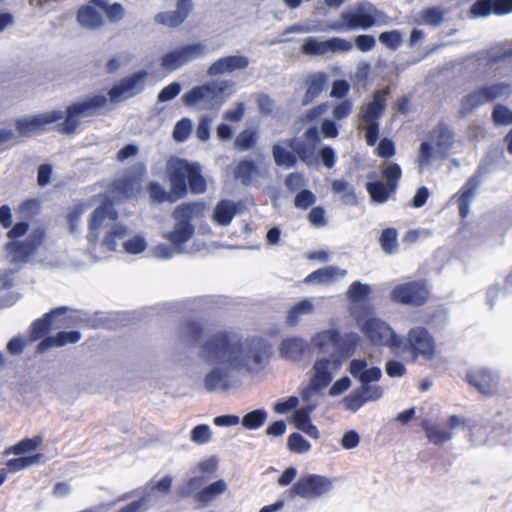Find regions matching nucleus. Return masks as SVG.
I'll return each instance as SVG.
<instances>
[{
    "label": "nucleus",
    "mask_w": 512,
    "mask_h": 512,
    "mask_svg": "<svg viewBox=\"0 0 512 512\" xmlns=\"http://www.w3.org/2000/svg\"><path fill=\"white\" fill-rule=\"evenodd\" d=\"M182 337L198 340L197 357L211 367L203 377L204 388L209 392L229 390L232 371L256 375L270 359L269 347L260 338L242 341L227 331H216L202 337V328L196 323L188 325Z\"/></svg>",
    "instance_id": "obj_1"
},
{
    "label": "nucleus",
    "mask_w": 512,
    "mask_h": 512,
    "mask_svg": "<svg viewBox=\"0 0 512 512\" xmlns=\"http://www.w3.org/2000/svg\"><path fill=\"white\" fill-rule=\"evenodd\" d=\"M234 92V83L228 80L211 81L195 86L183 94L181 100L187 107L197 110H218Z\"/></svg>",
    "instance_id": "obj_2"
},
{
    "label": "nucleus",
    "mask_w": 512,
    "mask_h": 512,
    "mask_svg": "<svg viewBox=\"0 0 512 512\" xmlns=\"http://www.w3.org/2000/svg\"><path fill=\"white\" fill-rule=\"evenodd\" d=\"M107 105L108 99L104 95H93L70 104L66 108L64 121L58 125V131L65 135L76 134L81 119L99 114Z\"/></svg>",
    "instance_id": "obj_3"
},
{
    "label": "nucleus",
    "mask_w": 512,
    "mask_h": 512,
    "mask_svg": "<svg viewBox=\"0 0 512 512\" xmlns=\"http://www.w3.org/2000/svg\"><path fill=\"white\" fill-rule=\"evenodd\" d=\"M204 209L202 203H188L176 207L172 214L175 220L174 229L165 233L164 238L171 241L177 248H182V245L194 233V227L190 224V221L202 216Z\"/></svg>",
    "instance_id": "obj_4"
},
{
    "label": "nucleus",
    "mask_w": 512,
    "mask_h": 512,
    "mask_svg": "<svg viewBox=\"0 0 512 512\" xmlns=\"http://www.w3.org/2000/svg\"><path fill=\"white\" fill-rule=\"evenodd\" d=\"M384 16L372 5H361L353 12H343L340 21L329 25L331 31L354 30L357 28L367 29L378 23Z\"/></svg>",
    "instance_id": "obj_5"
},
{
    "label": "nucleus",
    "mask_w": 512,
    "mask_h": 512,
    "mask_svg": "<svg viewBox=\"0 0 512 512\" xmlns=\"http://www.w3.org/2000/svg\"><path fill=\"white\" fill-rule=\"evenodd\" d=\"M381 173L385 182L375 180L366 184L372 201L376 203L386 202L395 193L398 180L401 177V169L396 163L387 162L382 166Z\"/></svg>",
    "instance_id": "obj_6"
},
{
    "label": "nucleus",
    "mask_w": 512,
    "mask_h": 512,
    "mask_svg": "<svg viewBox=\"0 0 512 512\" xmlns=\"http://www.w3.org/2000/svg\"><path fill=\"white\" fill-rule=\"evenodd\" d=\"M146 172V167L138 163L131 168L129 174L114 181L107 192V198L111 202H119L135 196L141 188V179Z\"/></svg>",
    "instance_id": "obj_7"
},
{
    "label": "nucleus",
    "mask_w": 512,
    "mask_h": 512,
    "mask_svg": "<svg viewBox=\"0 0 512 512\" xmlns=\"http://www.w3.org/2000/svg\"><path fill=\"white\" fill-rule=\"evenodd\" d=\"M405 340V349L410 351L414 361L418 357L431 360L437 354V345L434 336L423 327L417 326L411 328Z\"/></svg>",
    "instance_id": "obj_8"
},
{
    "label": "nucleus",
    "mask_w": 512,
    "mask_h": 512,
    "mask_svg": "<svg viewBox=\"0 0 512 512\" xmlns=\"http://www.w3.org/2000/svg\"><path fill=\"white\" fill-rule=\"evenodd\" d=\"M207 51V45L201 42L185 44L165 53L161 58V66L166 71H175L189 61L204 56Z\"/></svg>",
    "instance_id": "obj_9"
},
{
    "label": "nucleus",
    "mask_w": 512,
    "mask_h": 512,
    "mask_svg": "<svg viewBox=\"0 0 512 512\" xmlns=\"http://www.w3.org/2000/svg\"><path fill=\"white\" fill-rule=\"evenodd\" d=\"M362 333L375 346L398 348L401 340L393 329L379 318H368L362 325Z\"/></svg>",
    "instance_id": "obj_10"
},
{
    "label": "nucleus",
    "mask_w": 512,
    "mask_h": 512,
    "mask_svg": "<svg viewBox=\"0 0 512 512\" xmlns=\"http://www.w3.org/2000/svg\"><path fill=\"white\" fill-rule=\"evenodd\" d=\"M196 164L176 157L168 160L166 171L170 186L172 191H174L172 199H180L186 194L188 178Z\"/></svg>",
    "instance_id": "obj_11"
},
{
    "label": "nucleus",
    "mask_w": 512,
    "mask_h": 512,
    "mask_svg": "<svg viewBox=\"0 0 512 512\" xmlns=\"http://www.w3.org/2000/svg\"><path fill=\"white\" fill-rule=\"evenodd\" d=\"M64 112L51 110L38 115L19 118L15 121L16 130L21 137H30L43 131L46 126L62 120Z\"/></svg>",
    "instance_id": "obj_12"
},
{
    "label": "nucleus",
    "mask_w": 512,
    "mask_h": 512,
    "mask_svg": "<svg viewBox=\"0 0 512 512\" xmlns=\"http://www.w3.org/2000/svg\"><path fill=\"white\" fill-rule=\"evenodd\" d=\"M341 359L337 353L315 360L311 368V384L313 388L322 390L332 381L333 375L341 367Z\"/></svg>",
    "instance_id": "obj_13"
},
{
    "label": "nucleus",
    "mask_w": 512,
    "mask_h": 512,
    "mask_svg": "<svg viewBox=\"0 0 512 512\" xmlns=\"http://www.w3.org/2000/svg\"><path fill=\"white\" fill-rule=\"evenodd\" d=\"M147 77L148 73L146 71H138L123 78L109 90L108 102L112 104L119 103L139 94L144 88Z\"/></svg>",
    "instance_id": "obj_14"
},
{
    "label": "nucleus",
    "mask_w": 512,
    "mask_h": 512,
    "mask_svg": "<svg viewBox=\"0 0 512 512\" xmlns=\"http://www.w3.org/2000/svg\"><path fill=\"white\" fill-rule=\"evenodd\" d=\"M393 302L403 305L421 306L428 299V290L422 281H412L397 285L391 292Z\"/></svg>",
    "instance_id": "obj_15"
},
{
    "label": "nucleus",
    "mask_w": 512,
    "mask_h": 512,
    "mask_svg": "<svg viewBox=\"0 0 512 512\" xmlns=\"http://www.w3.org/2000/svg\"><path fill=\"white\" fill-rule=\"evenodd\" d=\"M332 481L330 478L309 474L302 476L293 485V492L301 498L315 499L318 498L331 490Z\"/></svg>",
    "instance_id": "obj_16"
},
{
    "label": "nucleus",
    "mask_w": 512,
    "mask_h": 512,
    "mask_svg": "<svg viewBox=\"0 0 512 512\" xmlns=\"http://www.w3.org/2000/svg\"><path fill=\"white\" fill-rule=\"evenodd\" d=\"M117 219V212L112 208V204H104L96 208L90 215L89 219V234L88 239L90 242L98 240L99 231L101 229L109 230Z\"/></svg>",
    "instance_id": "obj_17"
},
{
    "label": "nucleus",
    "mask_w": 512,
    "mask_h": 512,
    "mask_svg": "<svg viewBox=\"0 0 512 512\" xmlns=\"http://www.w3.org/2000/svg\"><path fill=\"white\" fill-rule=\"evenodd\" d=\"M384 394L380 385L372 383L361 384L359 388L344 398V405L347 409L356 411L367 402L379 400Z\"/></svg>",
    "instance_id": "obj_18"
},
{
    "label": "nucleus",
    "mask_w": 512,
    "mask_h": 512,
    "mask_svg": "<svg viewBox=\"0 0 512 512\" xmlns=\"http://www.w3.org/2000/svg\"><path fill=\"white\" fill-rule=\"evenodd\" d=\"M349 372L361 384L377 382L382 376L381 369L375 365L371 356L353 359L349 364Z\"/></svg>",
    "instance_id": "obj_19"
},
{
    "label": "nucleus",
    "mask_w": 512,
    "mask_h": 512,
    "mask_svg": "<svg viewBox=\"0 0 512 512\" xmlns=\"http://www.w3.org/2000/svg\"><path fill=\"white\" fill-rule=\"evenodd\" d=\"M466 379L471 386L484 396H491L498 391V379L487 369H471L467 373Z\"/></svg>",
    "instance_id": "obj_20"
},
{
    "label": "nucleus",
    "mask_w": 512,
    "mask_h": 512,
    "mask_svg": "<svg viewBox=\"0 0 512 512\" xmlns=\"http://www.w3.org/2000/svg\"><path fill=\"white\" fill-rule=\"evenodd\" d=\"M193 8V0H175V9L156 14L155 21L167 27H177L187 19Z\"/></svg>",
    "instance_id": "obj_21"
},
{
    "label": "nucleus",
    "mask_w": 512,
    "mask_h": 512,
    "mask_svg": "<svg viewBox=\"0 0 512 512\" xmlns=\"http://www.w3.org/2000/svg\"><path fill=\"white\" fill-rule=\"evenodd\" d=\"M318 299L313 297L301 298L294 302L285 312V322L290 327H296L305 316L315 313Z\"/></svg>",
    "instance_id": "obj_22"
},
{
    "label": "nucleus",
    "mask_w": 512,
    "mask_h": 512,
    "mask_svg": "<svg viewBox=\"0 0 512 512\" xmlns=\"http://www.w3.org/2000/svg\"><path fill=\"white\" fill-rule=\"evenodd\" d=\"M250 64V59L243 55H229L219 58L213 62L208 70L207 75L210 77L232 73L236 70H244Z\"/></svg>",
    "instance_id": "obj_23"
},
{
    "label": "nucleus",
    "mask_w": 512,
    "mask_h": 512,
    "mask_svg": "<svg viewBox=\"0 0 512 512\" xmlns=\"http://www.w3.org/2000/svg\"><path fill=\"white\" fill-rule=\"evenodd\" d=\"M388 90H378L374 93L372 101L361 107L360 123L378 124V119L386 108Z\"/></svg>",
    "instance_id": "obj_24"
},
{
    "label": "nucleus",
    "mask_w": 512,
    "mask_h": 512,
    "mask_svg": "<svg viewBox=\"0 0 512 512\" xmlns=\"http://www.w3.org/2000/svg\"><path fill=\"white\" fill-rule=\"evenodd\" d=\"M307 350V341L299 336L284 338L278 347L280 357L291 362L301 361Z\"/></svg>",
    "instance_id": "obj_25"
},
{
    "label": "nucleus",
    "mask_w": 512,
    "mask_h": 512,
    "mask_svg": "<svg viewBox=\"0 0 512 512\" xmlns=\"http://www.w3.org/2000/svg\"><path fill=\"white\" fill-rule=\"evenodd\" d=\"M343 337L336 328L323 329L316 332L310 339L311 346L320 353H326L329 348L339 350Z\"/></svg>",
    "instance_id": "obj_26"
},
{
    "label": "nucleus",
    "mask_w": 512,
    "mask_h": 512,
    "mask_svg": "<svg viewBox=\"0 0 512 512\" xmlns=\"http://www.w3.org/2000/svg\"><path fill=\"white\" fill-rule=\"evenodd\" d=\"M43 231L35 229L30 232L25 242H12L8 244L10 252L13 253V259L24 261L41 244Z\"/></svg>",
    "instance_id": "obj_27"
},
{
    "label": "nucleus",
    "mask_w": 512,
    "mask_h": 512,
    "mask_svg": "<svg viewBox=\"0 0 512 512\" xmlns=\"http://www.w3.org/2000/svg\"><path fill=\"white\" fill-rule=\"evenodd\" d=\"M67 308L60 307L50 313L46 314L44 318L35 321L30 328V340L36 341L41 338L49 328H60L63 325L68 324V318L61 320V324H57L54 319L59 315L65 313Z\"/></svg>",
    "instance_id": "obj_28"
},
{
    "label": "nucleus",
    "mask_w": 512,
    "mask_h": 512,
    "mask_svg": "<svg viewBox=\"0 0 512 512\" xmlns=\"http://www.w3.org/2000/svg\"><path fill=\"white\" fill-rule=\"evenodd\" d=\"M429 142L436 146V153L446 158L454 145V134L450 128L438 125L429 133Z\"/></svg>",
    "instance_id": "obj_29"
},
{
    "label": "nucleus",
    "mask_w": 512,
    "mask_h": 512,
    "mask_svg": "<svg viewBox=\"0 0 512 512\" xmlns=\"http://www.w3.org/2000/svg\"><path fill=\"white\" fill-rule=\"evenodd\" d=\"M295 139H287L278 142L272 147V156L275 164L283 168H291L296 165L297 157L294 152Z\"/></svg>",
    "instance_id": "obj_30"
},
{
    "label": "nucleus",
    "mask_w": 512,
    "mask_h": 512,
    "mask_svg": "<svg viewBox=\"0 0 512 512\" xmlns=\"http://www.w3.org/2000/svg\"><path fill=\"white\" fill-rule=\"evenodd\" d=\"M512 12V0H477L471 7L474 16H487L490 13L498 15Z\"/></svg>",
    "instance_id": "obj_31"
},
{
    "label": "nucleus",
    "mask_w": 512,
    "mask_h": 512,
    "mask_svg": "<svg viewBox=\"0 0 512 512\" xmlns=\"http://www.w3.org/2000/svg\"><path fill=\"white\" fill-rule=\"evenodd\" d=\"M319 132L316 127L308 128L304 133L303 143H298L295 140L294 152L297 159L307 162L314 154L317 143L319 142Z\"/></svg>",
    "instance_id": "obj_32"
},
{
    "label": "nucleus",
    "mask_w": 512,
    "mask_h": 512,
    "mask_svg": "<svg viewBox=\"0 0 512 512\" xmlns=\"http://www.w3.org/2000/svg\"><path fill=\"white\" fill-rule=\"evenodd\" d=\"M313 406L309 405L296 410L291 417V422L294 426L308 435L312 439H319L320 432L318 428L311 423L310 414L313 411Z\"/></svg>",
    "instance_id": "obj_33"
},
{
    "label": "nucleus",
    "mask_w": 512,
    "mask_h": 512,
    "mask_svg": "<svg viewBox=\"0 0 512 512\" xmlns=\"http://www.w3.org/2000/svg\"><path fill=\"white\" fill-rule=\"evenodd\" d=\"M305 84L307 89L303 96L302 104L308 105L326 89L327 76L323 72L313 73L306 78Z\"/></svg>",
    "instance_id": "obj_34"
},
{
    "label": "nucleus",
    "mask_w": 512,
    "mask_h": 512,
    "mask_svg": "<svg viewBox=\"0 0 512 512\" xmlns=\"http://www.w3.org/2000/svg\"><path fill=\"white\" fill-rule=\"evenodd\" d=\"M76 20L81 27L89 30H95L103 25L102 15L91 5L80 7Z\"/></svg>",
    "instance_id": "obj_35"
},
{
    "label": "nucleus",
    "mask_w": 512,
    "mask_h": 512,
    "mask_svg": "<svg viewBox=\"0 0 512 512\" xmlns=\"http://www.w3.org/2000/svg\"><path fill=\"white\" fill-rule=\"evenodd\" d=\"M80 338L81 334L78 331H62L56 336L45 338L38 345V351L43 352L51 347H62L66 344L76 343Z\"/></svg>",
    "instance_id": "obj_36"
},
{
    "label": "nucleus",
    "mask_w": 512,
    "mask_h": 512,
    "mask_svg": "<svg viewBox=\"0 0 512 512\" xmlns=\"http://www.w3.org/2000/svg\"><path fill=\"white\" fill-rule=\"evenodd\" d=\"M485 103H487V101L484 92L480 87L462 98L458 112L459 116L461 118H465Z\"/></svg>",
    "instance_id": "obj_37"
},
{
    "label": "nucleus",
    "mask_w": 512,
    "mask_h": 512,
    "mask_svg": "<svg viewBox=\"0 0 512 512\" xmlns=\"http://www.w3.org/2000/svg\"><path fill=\"white\" fill-rule=\"evenodd\" d=\"M44 442L42 435H35L30 438H24L16 444L10 446L5 450V454H13L16 456L26 455L38 450Z\"/></svg>",
    "instance_id": "obj_38"
},
{
    "label": "nucleus",
    "mask_w": 512,
    "mask_h": 512,
    "mask_svg": "<svg viewBox=\"0 0 512 512\" xmlns=\"http://www.w3.org/2000/svg\"><path fill=\"white\" fill-rule=\"evenodd\" d=\"M346 275V270H341L337 267L329 266L323 269H319L312 274L308 275L305 282L310 283H327L337 277H343Z\"/></svg>",
    "instance_id": "obj_39"
},
{
    "label": "nucleus",
    "mask_w": 512,
    "mask_h": 512,
    "mask_svg": "<svg viewBox=\"0 0 512 512\" xmlns=\"http://www.w3.org/2000/svg\"><path fill=\"white\" fill-rule=\"evenodd\" d=\"M126 235V227L119 224H114L109 230L106 231L101 242V247L110 252L115 251L118 241L123 240Z\"/></svg>",
    "instance_id": "obj_40"
},
{
    "label": "nucleus",
    "mask_w": 512,
    "mask_h": 512,
    "mask_svg": "<svg viewBox=\"0 0 512 512\" xmlns=\"http://www.w3.org/2000/svg\"><path fill=\"white\" fill-rule=\"evenodd\" d=\"M228 488L227 483L220 479L207 487L203 488L196 494V499L200 503L206 505L213 501L216 496L223 494Z\"/></svg>",
    "instance_id": "obj_41"
},
{
    "label": "nucleus",
    "mask_w": 512,
    "mask_h": 512,
    "mask_svg": "<svg viewBox=\"0 0 512 512\" xmlns=\"http://www.w3.org/2000/svg\"><path fill=\"white\" fill-rule=\"evenodd\" d=\"M332 191L341 195V201L345 205H357L358 199L355 194L353 186L344 180H335L332 183Z\"/></svg>",
    "instance_id": "obj_42"
},
{
    "label": "nucleus",
    "mask_w": 512,
    "mask_h": 512,
    "mask_svg": "<svg viewBox=\"0 0 512 512\" xmlns=\"http://www.w3.org/2000/svg\"><path fill=\"white\" fill-rule=\"evenodd\" d=\"M235 212L236 208L232 201L222 200L214 209L213 219L221 225H228L233 219Z\"/></svg>",
    "instance_id": "obj_43"
},
{
    "label": "nucleus",
    "mask_w": 512,
    "mask_h": 512,
    "mask_svg": "<svg viewBox=\"0 0 512 512\" xmlns=\"http://www.w3.org/2000/svg\"><path fill=\"white\" fill-rule=\"evenodd\" d=\"M90 3L101 9L110 22H118L125 15V10L119 3L108 4L107 0H91Z\"/></svg>",
    "instance_id": "obj_44"
},
{
    "label": "nucleus",
    "mask_w": 512,
    "mask_h": 512,
    "mask_svg": "<svg viewBox=\"0 0 512 512\" xmlns=\"http://www.w3.org/2000/svg\"><path fill=\"white\" fill-rule=\"evenodd\" d=\"M43 460V454L36 453L30 456H24V457H18L9 460L6 463L7 466V472L15 473L18 471H21L23 469H26L30 466L37 465L41 463Z\"/></svg>",
    "instance_id": "obj_45"
},
{
    "label": "nucleus",
    "mask_w": 512,
    "mask_h": 512,
    "mask_svg": "<svg viewBox=\"0 0 512 512\" xmlns=\"http://www.w3.org/2000/svg\"><path fill=\"white\" fill-rule=\"evenodd\" d=\"M486 101L492 102L498 99H506L512 94V90L509 84L506 83H494L481 87Z\"/></svg>",
    "instance_id": "obj_46"
},
{
    "label": "nucleus",
    "mask_w": 512,
    "mask_h": 512,
    "mask_svg": "<svg viewBox=\"0 0 512 512\" xmlns=\"http://www.w3.org/2000/svg\"><path fill=\"white\" fill-rule=\"evenodd\" d=\"M302 53L311 56H323L327 54V40H320L316 37H308L303 40Z\"/></svg>",
    "instance_id": "obj_47"
},
{
    "label": "nucleus",
    "mask_w": 512,
    "mask_h": 512,
    "mask_svg": "<svg viewBox=\"0 0 512 512\" xmlns=\"http://www.w3.org/2000/svg\"><path fill=\"white\" fill-rule=\"evenodd\" d=\"M435 153L436 150H434L433 145L429 142V140L424 141L420 144L419 151L416 157V163L419 172H422L431 164Z\"/></svg>",
    "instance_id": "obj_48"
},
{
    "label": "nucleus",
    "mask_w": 512,
    "mask_h": 512,
    "mask_svg": "<svg viewBox=\"0 0 512 512\" xmlns=\"http://www.w3.org/2000/svg\"><path fill=\"white\" fill-rule=\"evenodd\" d=\"M267 419V412L264 409H257L247 413L241 420L246 429H258Z\"/></svg>",
    "instance_id": "obj_49"
},
{
    "label": "nucleus",
    "mask_w": 512,
    "mask_h": 512,
    "mask_svg": "<svg viewBox=\"0 0 512 512\" xmlns=\"http://www.w3.org/2000/svg\"><path fill=\"white\" fill-rule=\"evenodd\" d=\"M491 118L496 126L512 125V110L505 105L497 104L493 108Z\"/></svg>",
    "instance_id": "obj_50"
},
{
    "label": "nucleus",
    "mask_w": 512,
    "mask_h": 512,
    "mask_svg": "<svg viewBox=\"0 0 512 512\" xmlns=\"http://www.w3.org/2000/svg\"><path fill=\"white\" fill-rule=\"evenodd\" d=\"M287 447L292 453L304 454L311 449V444L300 433L294 432L287 439Z\"/></svg>",
    "instance_id": "obj_51"
},
{
    "label": "nucleus",
    "mask_w": 512,
    "mask_h": 512,
    "mask_svg": "<svg viewBox=\"0 0 512 512\" xmlns=\"http://www.w3.org/2000/svg\"><path fill=\"white\" fill-rule=\"evenodd\" d=\"M257 139V132L247 129L237 135L234 145L241 151H246L255 146Z\"/></svg>",
    "instance_id": "obj_52"
},
{
    "label": "nucleus",
    "mask_w": 512,
    "mask_h": 512,
    "mask_svg": "<svg viewBox=\"0 0 512 512\" xmlns=\"http://www.w3.org/2000/svg\"><path fill=\"white\" fill-rule=\"evenodd\" d=\"M371 291L372 290L369 285L362 284L360 282H354L350 285L347 291V297L351 301L360 302L366 300Z\"/></svg>",
    "instance_id": "obj_53"
},
{
    "label": "nucleus",
    "mask_w": 512,
    "mask_h": 512,
    "mask_svg": "<svg viewBox=\"0 0 512 512\" xmlns=\"http://www.w3.org/2000/svg\"><path fill=\"white\" fill-rule=\"evenodd\" d=\"M187 184L189 185V189L193 193H204L207 189L206 180L201 175L200 166L196 164L195 168L192 170L191 175L188 178Z\"/></svg>",
    "instance_id": "obj_54"
},
{
    "label": "nucleus",
    "mask_w": 512,
    "mask_h": 512,
    "mask_svg": "<svg viewBox=\"0 0 512 512\" xmlns=\"http://www.w3.org/2000/svg\"><path fill=\"white\" fill-rule=\"evenodd\" d=\"M148 192H149L150 197L154 201H157V202H164V201L175 202L178 200V199H172V197L174 196V191H172L171 186H170V191L166 192L161 185H159L156 182H151L148 185Z\"/></svg>",
    "instance_id": "obj_55"
},
{
    "label": "nucleus",
    "mask_w": 512,
    "mask_h": 512,
    "mask_svg": "<svg viewBox=\"0 0 512 512\" xmlns=\"http://www.w3.org/2000/svg\"><path fill=\"white\" fill-rule=\"evenodd\" d=\"M122 246L129 254H139L147 248V241L143 235L137 234L125 240Z\"/></svg>",
    "instance_id": "obj_56"
},
{
    "label": "nucleus",
    "mask_w": 512,
    "mask_h": 512,
    "mask_svg": "<svg viewBox=\"0 0 512 512\" xmlns=\"http://www.w3.org/2000/svg\"><path fill=\"white\" fill-rule=\"evenodd\" d=\"M192 128L193 122L189 118H182L174 126L173 139L176 142H184L191 134Z\"/></svg>",
    "instance_id": "obj_57"
},
{
    "label": "nucleus",
    "mask_w": 512,
    "mask_h": 512,
    "mask_svg": "<svg viewBox=\"0 0 512 512\" xmlns=\"http://www.w3.org/2000/svg\"><path fill=\"white\" fill-rule=\"evenodd\" d=\"M419 18L421 24L436 26L443 21V11L436 7L427 8L420 13Z\"/></svg>",
    "instance_id": "obj_58"
},
{
    "label": "nucleus",
    "mask_w": 512,
    "mask_h": 512,
    "mask_svg": "<svg viewBox=\"0 0 512 512\" xmlns=\"http://www.w3.org/2000/svg\"><path fill=\"white\" fill-rule=\"evenodd\" d=\"M425 433L428 440L435 445H442L452 439V433L442 430L436 426L425 427Z\"/></svg>",
    "instance_id": "obj_59"
},
{
    "label": "nucleus",
    "mask_w": 512,
    "mask_h": 512,
    "mask_svg": "<svg viewBox=\"0 0 512 512\" xmlns=\"http://www.w3.org/2000/svg\"><path fill=\"white\" fill-rule=\"evenodd\" d=\"M254 173L255 166L251 161H241L235 169V177L244 184H249L252 181Z\"/></svg>",
    "instance_id": "obj_60"
},
{
    "label": "nucleus",
    "mask_w": 512,
    "mask_h": 512,
    "mask_svg": "<svg viewBox=\"0 0 512 512\" xmlns=\"http://www.w3.org/2000/svg\"><path fill=\"white\" fill-rule=\"evenodd\" d=\"M382 249L386 253H392L397 248V231L394 228L385 229L380 237Z\"/></svg>",
    "instance_id": "obj_61"
},
{
    "label": "nucleus",
    "mask_w": 512,
    "mask_h": 512,
    "mask_svg": "<svg viewBox=\"0 0 512 512\" xmlns=\"http://www.w3.org/2000/svg\"><path fill=\"white\" fill-rule=\"evenodd\" d=\"M212 432L208 425L200 424L195 426L190 433V439L196 444H204L211 440Z\"/></svg>",
    "instance_id": "obj_62"
},
{
    "label": "nucleus",
    "mask_w": 512,
    "mask_h": 512,
    "mask_svg": "<svg viewBox=\"0 0 512 512\" xmlns=\"http://www.w3.org/2000/svg\"><path fill=\"white\" fill-rule=\"evenodd\" d=\"M379 41L387 48L395 50L402 44L403 38L399 31L392 30L381 33Z\"/></svg>",
    "instance_id": "obj_63"
},
{
    "label": "nucleus",
    "mask_w": 512,
    "mask_h": 512,
    "mask_svg": "<svg viewBox=\"0 0 512 512\" xmlns=\"http://www.w3.org/2000/svg\"><path fill=\"white\" fill-rule=\"evenodd\" d=\"M84 204H76L67 210L66 218L72 232H75L79 227V220L85 212Z\"/></svg>",
    "instance_id": "obj_64"
}]
</instances>
